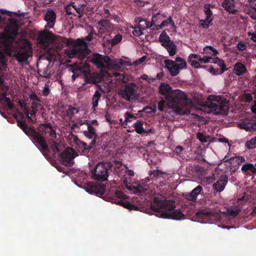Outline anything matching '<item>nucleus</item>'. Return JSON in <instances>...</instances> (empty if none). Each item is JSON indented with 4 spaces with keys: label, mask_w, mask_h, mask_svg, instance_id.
<instances>
[{
    "label": "nucleus",
    "mask_w": 256,
    "mask_h": 256,
    "mask_svg": "<svg viewBox=\"0 0 256 256\" xmlns=\"http://www.w3.org/2000/svg\"><path fill=\"white\" fill-rule=\"evenodd\" d=\"M161 94L165 96L168 104L170 108L176 114H183L186 108L188 98L182 90H172L170 84L162 83L159 86Z\"/></svg>",
    "instance_id": "f257e3e1"
},
{
    "label": "nucleus",
    "mask_w": 256,
    "mask_h": 256,
    "mask_svg": "<svg viewBox=\"0 0 256 256\" xmlns=\"http://www.w3.org/2000/svg\"><path fill=\"white\" fill-rule=\"evenodd\" d=\"M175 202L171 200H162L159 197H154L150 209L158 212L159 217L164 218H172L176 220L184 219L186 217L180 210H174Z\"/></svg>",
    "instance_id": "f03ea898"
},
{
    "label": "nucleus",
    "mask_w": 256,
    "mask_h": 256,
    "mask_svg": "<svg viewBox=\"0 0 256 256\" xmlns=\"http://www.w3.org/2000/svg\"><path fill=\"white\" fill-rule=\"evenodd\" d=\"M18 125L28 136L36 146L42 152L49 151L48 146L44 138L32 126H28L24 120H16Z\"/></svg>",
    "instance_id": "7ed1b4c3"
},
{
    "label": "nucleus",
    "mask_w": 256,
    "mask_h": 256,
    "mask_svg": "<svg viewBox=\"0 0 256 256\" xmlns=\"http://www.w3.org/2000/svg\"><path fill=\"white\" fill-rule=\"evenodd\" d=\"M206 105L215 114L226 115L229 109L228 102L220 96H209Z\"/></svg>",
    "instance_id": "20e7f679"
},
{
    "label": "nucleus",
    "mask_w": 256,
    "mask_h": 256,
    "mask_svg": "<svg viewBox=\"0 0 256 256\" xmlns=\"http://www.w3.org/2000/svg\"><path fill=\"white\" fill-rule=\"evenodd\" d=\"M90 52L87 42L82 39L78 38L75 40L74 47L72 49L65 50L64 54L70 58H78L83 60Z\"/></svg>",
    "instance_id": "39448f33"
},
{
    "label": "nucleus",
    "mask_w": 256,
    "mask_h": 256,
    "mask_svg": "<svg viewBox=\"0 0 256 256\" xmlns=\"http://www.w3.org/2000/svg\"><path fill=\"white\" fill-rule=\"evenodd\" d=\"M112 168L110 162H98L94 168L91 170L92 178L100 182H104L108 180L109 170Z\"/></svg>",
    "instance_id": "423d86ee"
},
{
    "label": "nucleus",
    "mask_w": 256,
    "mask_h": 256,
    "mask_svg": "<svg viewBox=\"0 0 256 256\" xmlns=\"http://www.w3.org/2000/svg\"><path fill=\"white\" fill-rule=\"evenodd\" d=\"M126 196L120 190L112 191L107 196L108 200L130 210H137L138 207L126 200Z\"/></svg>",
    "instance_id": "0eeeda50"
},
{
    "label": "nucleus",
    "mask_w": 256,
    "mask_h": 256,
    "mask_svg": "<svg viewBox=\"0 0 256 256\" xmlns=\"http://www.w3.org/2000/svg\"><path fill=\"white\" fill-rule=\"evenodd\" d=\"M166 68L172 76H177L180 70L186 68V62L180 57H177L175 60L167 59L164 60Z\"/></svg>",
    "instance_id": "6e6552de"
},
{
    "label": "nucleus",
    "mask_w": 256,
    "mask_h": 256,
    "mask_svg": "<svg viewBox=\"0 0 256 256\" xmlns=\"http://www.w3.org/2000/svg\"><path fill=\"white\" fill-rule=\"evenodd\" d=\"M138 86L134 82H130L121 89L119 95L128 102L138 99L140 96L138 92Z\"/></svg>",
    "instance_id": "1a4fd4ad"
},
{
    "label": "nucleus",
    "mask_w": 256,
    "mask_h": 256,
    "mask_svg": "<svg viewBox=\"0 0 256 256\" xmlns=\"http://www.w3.org/2000/svg\"><path fill=\"white\" fill-rule=\"evenodd\" d=\"M32 54L30 44L28 40H26L24 44L20 46V50L14 54V56L19 64H22L28 60Z\"/></svg>",
    "instance_id": "9d476101"
},
{
    "label": "nucleus",
    "mask_w": 256,
    "mask_h": 256,
    "mask_svg": "<svg viewBox=\"0 0 256 256\" xmlns=\"http://www.w3.org/2000/svg\"><path fill=\"white\" fill-rule=\"evenodd\" d=\"M56 128L52 126L50 122L40 124L38 127V130L40 134L45 137L49 138L51 140H54L56 138ZM46 141V140H45Z\"/></svg>",
    "instance_id": "9b49d317"
},
{
    "label": "nucleus",
    "mask_w": 256,
    "mask_h": 256,
    "mask_svg": "<svg viewBox=\"0 0 256 256\" xmlns=\"http://www.w3.org/2000/svg\"><path fill=\"white\" fill-rule=\"evenodd\" d=\"M70 5L76 10L78 16L80 18L90 12L92 8L84 0H76L74 2H71Z\"/></svg>",
    "instance_id": "f8f14e48"
},
{
    "label": "nucleus",
    "mask_w": 256,
    "mask_h": 256,
    "mask_svg": "<svg viewBox=\"0 0 256 256\" xmlns=\"http://www.w3.org/2000/svg\"><path fill=\"white\" fill-rule=\"evenodd\" d=\"M91 62L98 68H104L110 64L111 59L107 56H102L100 54H94L92 58Z\"/></svg>",
    "instance_id": "ddd939ff"
},
{
    "label": "nucleus",
    "mask_w": 256,
    "mask_h": 256,
    "mask_svg": "<svg viewBox=\"0 0 256 256\" xmlns=\"http://www.w3.org/2000/svg\"><path fill=\"white\" fill-rule=\"evenodd\" d=\"M77 156L76 152L72 148H68L60 154L62 164L66 166H71L74 164V159Z\"/></svg>",
    "instance_id": "4468645a"
},
{
    "label": "nucleus",
    "mask_w": 256,
    "mask_h": 256,
    "mask_svg": "<svg viewBox=\"0 0 256 256\" xmlns=\"http://www.w3.org/2000/svg\"><path fill=\"white\" fill-rule=\"evenodd\" d=\"M38 41L44 48H48L50 43L55 41L56 38L52 32H42L38 36Z\"/></svg>",
    "instance_id": "2eb2a0df"
},
{
    "label": "nucleus",
    "mask_w": 256,
    "mask_h": 256,
    "mask_svg": "<svg viewBox=\"0 0 256 256\" xmlns=\"http://www.w3.org/2000/svg\"><path fill=\"white\" fill-rule=\"evenodd\" d=\"M114 173L115 175L117 176L120 178V180L123 182V183L127 185L128 184V180L126 178V174L129 176H134V172L131 170L121 169L120 167H115L114 169Z\"/></svg>",
    "instance_id": "dca6fc26"
},
{
    "label": "nucleus",
    "mask_w": 256,
    "mask_h": 256,
    "mask_svg": "<svg viewBox=\"0 0 256 256\" xmlns=\"http://www.w3.org/2000/svg\"><path fill=\"white\" fill-rule=\"evenodd\" d=\"M86 190L90 194H104L105 186L104 184H97L94 182L88 183Z\"/></svg>",
    "instance_id": "f3484780"
},
{
    "label": "nucleus",
    "mask_w": 256,
    "mask_h": 256,
    "mask_svg": "<svg viewBox=\"0 0 256 256\" xmlns=\"http://www.w3.org/2000/svg\"><path fill=\"white\" fill-rule=\"evenodd\" d=\"M238 126L240 129L248 132L255 131L256 130V121L252 119H243L238 124Z\"/></svg>",
    "instance_id": "a211bd4d"
},
{
    "label": "nucleus",
    "mask_w": 256,
    "mask_h": 256,
    "mask_svg": "<svg viewBox=\"0 0 256 256\" xmlns=\"http://www.w3.org/2000/svg\"><path fill=\"white\" fill-rule=\"evenodd\" d=\"M56 18V14L52 10H48L44 17V20L47 22L48 26L50 28H54Z\"/></svg>",
    "instance_id": "6ab92c4d"
},
{
    "label": "nucleus",
    "mask_w": 256,
    "mask_h": 256,
    "mask_svg": "<svg viewBox=\"0 0 256 256\" xmlns=\"http://www.w3.org/2000/svg\"><path fill=\"white\" fill-rule=\"evenodd\" d=\"M84 134L86 138L92 139L90 144L94 146L96 144L98 135L94 128L90 124H88V130L84 131Z\"/></svg>",
    "instance_id": "aec40b11"
},
{
    "label": "nucleus",
    "mask_w": 256,
    "mask_h": 256,
    "mask_svg": "<svg viewBox=\"0 0 256 256\" xmlns=\"http://www.w3.org/2000/svg\"><path fill=\"white\" fill-rule=\"evenodd\" d=\"M98 24L100 26V30L102 32H110L114 28V24L109 20L105 19L99 20Z\"/></svg>",
    "instance_id": "412c9836"
},
{
    "label": "nucleus",
    "mask_w": 256,
    "mask_h": 256,
    "mask_svg": "<svg viewBox=\"0 0 256 256\" xmlns=\"http://www.w3.org/2000/svg\"><path fill=\"white\" fill-rule=\"evenodd\" d=\"M222 6L230 14H236L238 10L235 9L234 0H224L222 2Z\"/></svg>",
    "instance_id": "4be33fe9"
},
{
    "label": "nucleus",
    "mask_w": 256,
    "mask_h": 256,
    "mask_svg": "<svg viewBox=\"0 0 256 256\" xmlns=\"http://www.w3.org/2000/svg\"><path fill=\"white\" fill-rule=\"evenodd\" d=\"M202 188L200 186H196L190 192L186 193L184 194L186 198L192 202H196L197 196L200 194Z\"/></svg>",
    "instance_id": "5701e85b"
},
{
    "label": "nucleus",
    "mask_w": 256,
    "mask_h": 256,
    "mask_svg": "<svg viewBox=\"0 0 256 256\" xmlns=\"http://www.w3.org/2000/svg\"><path fill=\"white\" fill-rule=\"evenodd\" d=\"M76 141V144L78 146V150L79 152H82L83 153H88L89 150L92 148V146L88 145L86 142L79 140L77 137L74 138Z\"/></svg>",
    "instance_id": "b1692460"
},
{
    "label": "nucleus",
    "mask_w": 256,
    "mask_h": 256,
    "mask_svg": "<svg viewBox=\"0 0 256 256\" xmlns=\"http://www.w3.org/2000/svg\"><path fill=\"white\" fill-rule=\"evenodd\" d=\"M228 183V178L224 177L222 179L218 180L214 184L213 188L216 192H222Z\"/></svg>",
    "instance_id": "393cba45"
},
{
    "label": "nucleus",
    "mask_w": 256,
    "mask_h": 256,
    "mask_svg": "<svg viewBox=\"0 0 256 256\" xmlns=\"http://www.w3.org/2000/svg\"><path fill=\"white\" fill-rule=\"evenodd\" d=\"M162 46L167 50L170 56H172L176 54L177 47L172 40L168 44H163Z\"/></svg>",
    "instance_id": "a878e982"
},
{
    "label": "nucleus",
    "mask_w": 256,
    "mask_h": 256,
    "mask_svg": "<svg viewBox=\"0 0 256 256\" xmlns=\"http://www.w3.org/2000/svg\"><path fill=\"white\" fill-rule=\"evenodd\" d=\"M212 61L210 62L212 64H216L220 68V73L223 74L224 72L228 70V68H226V66L224 61L218 58V57H216L214 58H212Z\"/></svg>",
    "instance_id": "bb28decb"
},
{
    "label": "nucleus",
    "mask_w": 256,
    "mask_h": 256,
    "mask_svg": "<svg viewBox=\"0 0 256 256\" xmlns=\"http://www.w3.org/2000/svg\"><path fill=\"white\" fill-rule=\"evenodd\" d=\"M202 54H208V56H210L212 58V56H216L218 54V52L212 46H206L204 48Z\"/></svg>",
    "instance_id": "cd10ccee"
},
{
    "label": "nucleus",
    "mask_w": 256,
    "mask_h": 256,
    "mask_svg": "<svg viewBox=\"0 0 256 256\" xmlns=\"http://www.w3.org/2000/svg\"><path fill=\"white\" fill-rule=\"evenodd\" d=\"M220 211L219 212H212L206 211L203 212V214L206 218L212 219V220H218L221 218Z\"/></svg>",
    "instance_id": "c85d7f7f"
},
{
    "label": "nucleus",
    "mask_w": 256,
    "mask_h": 256,
    "mask_svg": "<svg viewBox=\"0 0 256 256\" xmlns=\"http://www.w3.org/2000/svg\"><path fill=\"white\" fill-rule=\"evenodd\" d=\"M235 73L238 76H240L245 73L246 71V66L240 62H238L234 65V68Z\"/></svg>",
    "instance_id": "c756f323"
},
{
    "label": "nucleus",
    "mask_w": 256,
    "mask_h": 256,
    "mask_svg": "<svg viewBox=\"0 0 256 256\" xmlns=\"http://www.w3.org/2000/svg\"><path fill=\"white\" fill-rule=\"evenodd\" d=\"M101 94L98 90H96L94 94L92 96V108L94 110H96V108L98 106V101L101 97Z\"/></svg>",
    "instance_id": "7c9ffc66"
},
{
    "label": "nucleus",
    "mask_w": 256,
    "mask_h": 256,
    "mask_svg": "<svg viewBox=\"0 0 256 256\" xmlns=\"http://www.w3.org/2000/svg\"><path fill=\"white\" fill-rule=\"evenodd\" d=\"M158 40L161 43V45L162 46L163 44H168L172 41V40H170V36L164 30L162 32L159 36Z\"/></svg>",
    "instance_id": "2f4dec72"
},
{
    "label": "nucleus",
    "mask_w": 256,
    "mask_h": 256,
    "mask_svg": "<svg viewBox=\"0 0 256 256\" xmlns=\"http://www.w3.org/2000/svg\"><path fill=\"white\" fill-rule=\"evenodd\" d=\"M1 39L3 41L4 44L6 46H10L14 41V38L10 36L4 34L1 36Z\"/></svg>",
    "instance_id": "473e14b6"
},
{
    "label": "nucleus",
    "mask_w": 256,
    "mask_h": 256,
    "mask_svg": "<svg viewBox=\"0 0 256 256\" xmlns=\"http://www.w3.org/2000/svg\"><path fill=\"white\" fill-rule=\"evenodd\" d=\"M122 40V34H118L114 36L113 38L107 40L108 44H110L112 46H114L119 44Z\"/></svg>",
    "instance_id": "72a5a7b5"
},
{
    "label": "nucleus",
    "mask_w": 256,
    "mask_h": 256,
    "mask_svg": "<svg viewBox=\"0 0 256 256\" xmlns=\"http://www.w3.org/2000/svg\"><path fill=\"white\" fill-rule=\"evenodd\" d=\"M242 170L244 172H248V171L252 172H256V167L252 164H247L242 166Z\"/></svg>",
    "instance_id": "f704fd0d"
},
{
    "label": "nucleus",
    "mask_w": 256,
    "mask_h": 256,
    "mask_svg": "<svg viewBox=\"0 0 256 256\" xmlns=\"http://www.w3.org/2000/svg\"><path fill=\"white\" fill-rule=\"evenodd\" d=\"M166 18V16L159 12H156L152 15V22L157 24L160 21Z\"/></svg>",
    "instance_id": "c9c22d12"
},
{
    "label": "nucleus",
    "mask_w": 256,
    "mask_h": 256,
    "mask_svg": "<svg viewBox=\"0 0 256 256\" xmlns=\"http://www.w3.org/2000/svg\"><path fill=\"white\" fill-rule=\"evenodd\" d=\"M213 18H206L205 20H200V24L204 28H208L210 26L212 25V21Z\"/></svg>",
    "instance_id": "e433bc0d"
},
{
    "label": "nucleus",
    "mask_w": 256,
    "mask_h": 256,
    "mask_svg": "<svg viewBox=\"0 0 256 256\" xmlns=\"http://www.w3.org/2000/svg\"><path fill=\"white\" fill-rule=\"evenodd\" d=\"M211 8H213V6L210 4H206L204 6V10L208 18H212V12L210 10Z\"/></svg>",
    "instance_id": "4c0bfd02"
},
{
    "label": "nucleus",
    "mask_w": 256,
    "mask_h": 256,
    "mask_svg": "<svg viewBox=\"0 0 256 256\" xmlns=\"http://www.w3.org/2000/svg\"><path fill=\"white\" fill-rule=\"evenodd\" d=\"M136 132L138 134L146 133V130L144 128L142 124L140 122H136L134 124Z\"/></svg>",
    "instance_id": "58836bf2"
},
{
    "label": "nucleus",
    "mask_w": 256,
    "mask_h": 256,
    "mask_svg": "<svg viewBox=\"0 0 256 256\" xmlns=\"http://www.w3.org/2000/svg\"><path fill=\"white\" fill-rule=\"evenodd\" d=\"M19 104L22 108H24V112L26 114V116L27 118L28 119L29 121L32 123H34V120L29 116V110L27 109L26 104L21 101H19Z\"/></svg>",
    "instance_id": "ea45409f"
},
{
    "label": "nucleus",
    "mask_w": 256,
    "mask_h": 256,
    "mask_svg": "<svg viewBox=\"0 0 256 256\" xmlns=\"http://www.w3.org/2000/svg\"><path fill=\"white\" fill-rule=\"evenodd\" d=\"M172 19L170 16L166 20H164L160 24H158L156 26V30H160L162 29L164 26H166L169 24H171L172 22Z\"/></svg>",
    "instance_id": "a19ab883"
},
{
    "label": "nucleus",
    "mask_w": 256,
    "mask_h": 256,
    "mask_svg": "<svg viewBox=\"0 0 256 256\" xmlns=\"http://www.w3.org/2000/svg\"><path fill=\"white\" fill-rule=\"evenodd\" d=\"M102 14L103 17L107 18L116 19L118 18L116 14H110V10L107 8H104Z\"/></svg>",
    "instance_id": "79ce46f5"
},
{
    "label": "nucleus",
    "mask_w": 256,
    "mask_h": 256,
    "mask_svg": "<svg viewBox=\"0 0 256 256\" xmlns=\"http://www.w3.org/2000/svg\"><path fill=\"white\" fill-rule=\"evenodd\" d=\"M246 146L248 149H252L256 148V136L252 138L246 143Z\"/></svg>",
    "instance_id": "37998d69"
},
{
    "label": "nucleus",
    "mask_w": 256,
    "mask_h": 256,
    "mask_svg": "<svg viewBox=\"0 0 256 256\" xmlns=\"http://www.w3.org/2000/svg\"><path fill=\"white\" fill-rule=\"evenodd\" d=\"M78 112V108L70 106H68V109L66 111V114L71 118L74 115V114H76Z\"/></svg>",
    "instance_id": "c03bdc74"
},
{
    "label": "nucleus",
    "mask_w": 256,
    "mask_h": 256,
    "mask_svg": "<svg viewBox=\"0 0 256 256\" xmlns=\"http://www.w3.org/2000/svg\"><path fill=\"white\" fill-rule=\"evenodd\" d=\"M228 214L232 216H236L240 212V210L237 206H236L234 208H229L227 210Z\"/></svg>",
    "instance_id": "a18cd8bd"
},
{
    "label": "nucleus",
    "mask_w": 256,
    "mask_h": 256,
    "mask_svg": "<svg viewBox=\"0 0 256 256\" xmlns=\"http://www.w3.org/2000/svg\"><path fill=\"white\" fill-rule=\"evenodd\" d=\"M247 13L252 18L256 20V8L254 6L249 8Z\"/></svg>",
    "instance_id": "49530a36"
},
{
    "label": "nucleus",
    "mask_w": 256,
    "mask_h": 256,
    "mask_svg": "<svg viewBox=\"0 0 256 256\" xmlns=\"http://www.w3.org/2000/svg\"><path fill=\"white\" fill-rule=\"evenodd\" d=\"M62 42L66 44V46H73V48L74 47V43H75V40L72 39V38H62Z\"/></svg>",
    "instance_id": "de8ad7c7"
},
{
    "label": "nucleus",
    "mask_w": 256,
    "mask_h": 256,
    "mask_svg": "<svg viewBox=\"0 0 256 256\" xmlns=\"http://www.w3.org/2000/svg\"><path fill=\"white\" fill-rule=\"evenodd\" d=\"M212 58L210 56H204L203 58L200 57L198 62L200 64H206L210 62Z\"/></svg>",
    "instance_id": "09e8293b"
},
{
    "label": "nucleus",
    "mask_w": 256,
    "mask_h": 256,
    "mask_svg": "<svg viewBox=\"0 0 256 256\" xmlns=\"http://www.w3.org/2000/svg\"><path fill=\"white\" fill-rule=\"evenodd\" d=\"M189 63L190 64V65L196 68H204L205 66H201L200 64V62H198V60H192L191 61H188Z\"/></svg>",
    "instance_id": "8fccbe9b"
},
{
    "label": "nucleus",
    "mask_w": 256,
    "mask_h": 256,
    "mask_svg": "<svg viewBox=\"0 0 256 256\" xmlns=\"http://www.w3.org/2000/svg\"><path fill=\"white\" fill-rule=\"evenodd\" d=\"M70 68H71L72 72L74 73V74H72V81H74L76 78H78L79 76V74H76L74 73V71L76 70L79 69V68H77V66H76L75 65H72L70 66Z\"/></svg>",
    "instance_id": "3c124183"
},
{
    "label": "nucleus",
    "mask_w": 256,
    "mask_h": 256,
    "mask_svg": "<svg viewBox=\"0 0 256 256\" xmlns=\"http://www.w3.org/2000/svg\"><path fill=\"white\" fill-rule=\"evenodd\" d=\"M197 138L201 142H206V136L201 132H198L196 134Z\"/></svg>",
    "instance_id": "603ef678"
},
{
    "label": "nucleus",
    "mask_w": 256,
    "mask_h": 256,
    "mask_svg": "<svg viewBox=\"0 0 256 256\" xmlns=\"http://www.w3.org/2000/svg\"><path fill=\"white\" fill-rule=\"evenodd\" d=\"M53 142L51 146V148L53 151H56L58 152H60V150L59 149V144L57 142H55L54 140H52Z\"/></svg>",
    "instance_id": "864d4df0"
},
{
    "label": "nucleus",
    "mask_w": 256,
    "mask_h": 256,
    "mask_svg": "<svg viewBox=\"0 0 256 256\" xmlns=\"http://www.w3.org/2000/svg\"><path fill=\"white\" fill-rule=\"evenodd\" d=\"M143 22H144V23L146 24V26L144 28V30L146 29V28H150L152 26H156H156H158V24H154L152 22H152H146V21H144V20Z\"/></svg>",
    "instance_id": "5fc2aeb1"
},
{
    "label": "nucleus",
    "mask_w": 256,
    "mask_h": 256,
    "mask_svg": "<svg viewBox=\"0 0 256 256\" xmlns=\"http://www.w3.org/2000/svg\"><path fill=\"white\" fill-rule=\"evenodd\" d=\"M164 174V172H162V171H161L160 170H154L152 171H151L150 174L151 176H153L154 177H156L161 174Z\"/></svg>",
    "instance_id": "6e6d98bb"
},
{
    "label": "nucleus",
    "mask_w": 256,
    "mask_h": 256,
    "mask_svg": "<svg viewBox=\"0 0 256 256\" xmlns=\"http://www.w3.org/2000/svg\"><path fill=\"white\" fill-rule=\"evenodd\" d=\"M8 90V87L4 88V90H2L3 92L0 94V102H2L6 97V92Z\"/></svg>",
    "instance_id": "4d7b16f0"
},
{
    "label": "nucleus",
    "mask_w": 256,
    "mask_h": 256,
    "mask_svg": "<svg viewBox=\"0 0 256 256\" xmlns=\"http://www.w3.org/2000/svg\"><path fill=\"white\" fill-rule=\"evenodd\" d=\"M200 57V56L198 54H191L189 55L188 58V61H191L192 60L196 59L198 61Z\"/></svg>",
    "instance_id": "13d9d810"
},
{
    "label": "nucleus",
    "mask_w": 256,
    "mask_h": 256,
    "mask_svg": "<svg viewBox=\"0 0 256 256\" xmlns=\"http://www.w3.org/2000/svg\"><path fill=\"white\" fill-rule=\"evenodd\" d=\"M209 72L213 75H218L220 74V70L217 68L215 69L212 66H210L209 68Z\"/></svg>",
    "instance_id": "bf43d9fd"
},
{
    "label": "nucleus",
    "mask_w": 256,
    "mask_h": 256,
    "mask_svg": "<svg viewBox=\"0 0 256 256\" xmlns=\"http://www.w3.org/2000/svg\"><path fill=\"white\" fill-rule=\"evenodd\" d=\"M238 48L240 51H244L246 49V45L243 42H239L237 44Z\"/></svg>",
    "instance_id": "052dcab7"
},
{
    "label": "nucleus",
    "mask_w": 256,
    "mask_h": 256,
    "mask_svg": "<svg viewBox=\"0 0 256 256\" xmlns=\"http://www.w3.org/2000/svg\"><path fill=\"white\" fill-rule=\"evenodd\" d=\"M164 100H161L158 102V109L160 112H162L164 110Z\"/></svg>",
    "instance_id": "680f3d73"
},
{
    "label": "nucleus",
    "mask_w": 256,
    "mask_h": 256,
    "mask_svg": "<svg viewBox=\"0 0 256 256\" xmlns=\"http://www.w3.org/2000/svg\"><path fill=\"white\" fill-rule=\"evenodd\" d=\"M138 27L140 28L138 30H134L133 31V34L135 36H139L143 34L142 30H144V29H142V30L140 29V26H138Z\"/></svg>",
    "instance_id": "e2e57ef3"
},
{
    "label": "nucleus",
    "mask_w": 256,
    "mask_h": 256,
    "mask_svg": "<svg viewBox=\"0 0 256 256\" xmlns=\"http://www.w3.org/2000/svg\"><path fill=\"white\" fill-rule=\"evenodd\" d=\"M183 150L184 148L182 146H177L175 148L174 152L177 155H179Z\"/></svg>",
    "instance_id": "0e129e2a"
},
{
    "label": "nucleus",
    "mask_w": 256,
    "mask_h": 256,
    "mask_svg": "<svg viewBox=\"0 0 256 256\" xmlns=\"http://www.w3.org/2000/svg\"><path fill=\"white\" fill-rule=\"evenodd\" d=\"M50 93V89L48 86L46 84L44 86V88L42 92V94L44 96H47Z\"/></svg>",
    "instance_id": "69168bd1"
},
{
    "label": "nucleus",
    "mask_w": 256,
    "mask_h": 256,
    "mask_svg": "<svg viewBox=\"0 0 256 256\" xmlns=\"http://www.w3.org/2000/svg\"><path fill=\"white\" fill-rule=\"evenodd\" d=\"M30 98L33 100H36L37 102H40V98L35 93H32L30 95Z\"/></svg>",
    "instance_id": "338daca9"
},
{
    "label": "nucleus",
    "mask_w": 256,
    "mask_h": 256,
    "mask_svg": "<svg viewBox=\"0 0 256 256\" xmlns=\"http://www.w3.org/2000/svg\"><path fill=\"white\" fill-rule=\"evenodd\" d=\"M40 106V104H38L36 102H33L31 104V108L34 109L35 110H38V106Z\"/></svg>",
    "instance_id": "774afa93"
}]
</instances>
